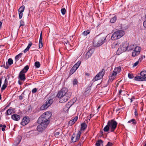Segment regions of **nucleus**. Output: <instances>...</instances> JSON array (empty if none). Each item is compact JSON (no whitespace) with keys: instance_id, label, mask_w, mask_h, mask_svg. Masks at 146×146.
<instances>
[{"instance_id":"obj_4","label":"nucleus","mask_w":146,"mask_h":146,"mask_svg":"<svg viewBox=\"0 0 146 146\" xmlns=\"http://www.w3.org/2000/svg\"><path fill=\"white\" fill-rule=\"evenodd\" d=\"M107 124L110 128V131L111 132H114L117 127V123L113 119L109 120Z\"/></svg>"},{"instance_id":"obj_41","label":"nucleus","mask_w":146,"mask_h":146,"mask_svg":"<svg viewBox=\"0 0 146 146\" xmlns=\"http://www.w3.org/2000/svg\"><path fill=\"white\" fill-rule=\"evenodd\" d=\"M35 66L37 68H39L40 66V64L39 62H36L35 63Z\"/></svg>"},{"instance_id":"obj_48","label":"nucleus","mask_w":146,"mask_h":146,"mask_svg":"<svg viewBox=\"0 0 146 146\" xmlns=\"http://www.w3.org/2000/svg\"><path fill=\"white\" fill-rule=\"evenodd\" d=\"M113 143H112L108 142L107 144L105 146H112Z\"/></svg>"},{"instance_id":"obj_28","label":"nucleus","mask_w":146,"mask_h":146,"mask_svg":"<svg viewBox=\"0 0 146 146\" xmlns=\"http://www.w3.org/2000/svg\"><path fill=\"white\" fill-rule=\"evenodd\" d=\"M81 130H84L87 127V125L85 123H82L81 125Z\"/></svg>"},{"instance_id":"obj_64","label":"nucleus","mask_w":146,"mask_h":146,"mask_svg":"<svg viewBox=\"0 0 146 146\" xmlns=\"http://www.w3.org/2000/svg\"><path fill=\"white\" fill-rule=\"evenodd\" d=\"M120 110V109L119 108H117L116 110V111H119Z\"/></svg>"},{"instance_id":"obj_62","label":"nucleus","mask_w":146,"mask_h":146,"mask_svg":"<svg viewBox=\"0 0 146 146\" xmlns=\"http://www.w3.org/2000/svg\"><path fill=\"white\" fill-rule=\"evenodd\" d=\"M85 75H87V76H89V75H90V74H89V73H86L85 74Z\"/></svg>"},{"instance_id":"obj_5","label":"nucleus","mask_w":146,"mask_h":146,"mask_svg":"<svg viewBox=\"0 0 146 146\" xmlns=\"http://www.w3.org/2000/svg\"><path fill=\"white\" fill-rule=\"evenodd\" d=\"M141 76H137L135 77V80L138 81H146V71H141L140 73Z\"/></svg>"},{"instance_id":"obj_63","label":"nucleus","mask_w":146,"mask_h":146,"mask_svg":"<svg viewBox=\"0 0 146 146\" xmlns=\"http://www.w3.org/2000/svg\"><path fill=\"white\" fill-rule=\"evenodd\" d=\"M77 83H73V85H76L77 84Z\"/></svg>"},{"instance_id":"obj_33","label":"nucleus","mask_w":146,"mask_h":146,"mask_svg":"<svg viewBox=\"0 0 146 146\" xmlns=\"http://www.w3.org/2000/svg\"><path fill=\"white\" fill-rule=\"evenodd\" d=\"M110 129V128L108 125V124L104 128L103 130L104 132H107Z\"/></svg>"},{"instance_id":"obj_49","label":"nucleus","mask_w":146,"mask_h":146,"mask_svg":"<svg viewBox=\"0 0 146 146\" xmlns=\"http://www.w3.org/2000/svg\"><path fill=\"white\" fill-rule=\"evenodd\" d=\"M37 89L36 88L33 89L32 90V92L33 93H36L37 91Z\"/></svg>"},{"instance_id":"obj_14","label":"nucleus","mask_w":146,"mask_h":146,"mask_svg":"<svg viewBox=\"0 0 146 146\" xmlns=\"http://www.w3.org/2000/svg\"><path fill=\"white\" fill-rule=\"evenodd\" d=\"M25 8V6L24 5H22L20 7L18 10L19 14L20 19H21L22 17L23 13L24 11Z\"/></svg>"},{"instance_id":"obj_8","label":"nucleus","mask_w":146,"mask_h":146,"mask_svg":"<svg viewBox=\"0 0 146 146\" xmlns=\"http://www.w3.org/2000/svg\"><path fill=\"white\" fill-rule=\"evenodd\" d=\"M104 74V70L103 69L96 75L95 78L93 79V81H95L101 79L103 77Z\"/></svg>"},{"instance_id":"obj_26","label":"nucleus","mask_w":146,"mask_h":146,"mask_svg":"<svg viewBox=\"0 0 146 146\" xmlns=\"http://www.w3.org/2000/svg\"><path fill=\"white\" fill-rule=\"evenodd\" d=\"M136 46V45H131L129 46V44L128 43L127 48V51L132 50Z\"/></svg>"},{"instance_id":"obj_56","label":"nucleus","mask_w":146,"mask_h":146,"mask_svg":"<svg viewBox=\"0 0 146 146\" xmlns=\"http://www.w3.org/2000/svg\"><path fill=\"white\" fill-rule=\"evenodd\" d=\"M94 115H92V114H90V115L89 116H88V118L89 119H90Z\"/></svg>"},{"instance_id":"obj_12","label":"nucleus","mask_w":146,"mask_h":146,"mask_svg":"<svg viewBox=\"0 0 146 146\" xmlns=\"http://www.w3.org/2000/svg\"><path fill=\"white\" fill-rule=\"evenodd\" d=\"M103 40L99 39L97 41H94L93 45L94 46L98 47L101 45L103 44Z\"/></svg>"},{"instance_id":"obj_7","label":"nucleus","mask_w":146,"mask_h":146,"mask_svg":"<svg viewBox=\"0 0 146 146\" xmlns=\"http://www.w3.org/2000/svg\"><path fill=\"white\" fill-rule=\"evenodd\" d=\"M92 85V83H90L87 87L86 88L84 91L83 93V96H87L90 94L91 93H92L91 90Z\"/></svg>"},{"instance_id":"obj_34","label":"nucleus","mask_w":146,"mask_h":146,"mask_svg":"<svg viewBox=\"0 0 146 146\" xmlns=\"http://www.w3.org/2000/svg\"><path fill=\"white\" fill-rule=\"evenodd\" d=\"M22 54H23L22 53H20L15 56V59L16 61L18 60L21 57Z\"/></svg>"},{"instance_id":"obj_46","label":"nucleus","mask_w":146,"mask_h":146,"mask_svg":"<svg viewBox=\"0 0 146 146\" xmlns=\"http://www.w3.org/2000/svg\"><path fill=\"white\" fill-rule=\"evenodd\" d=\"M59 134L60 133L59 132H56L54 133V135L55 137H58Z\"/></svg>"},{"instance_id":"obj_1","label":"nucleus","mask_w":146,"mask_h":146,"mask_svg":"<svg viewBox=\"0 0 146 146\" xmlns=\"http://www.w3.org/2000/svg\"><path fill=\"white\" fill-rule=\"evenodd\" d=\"M71 95V93L68 92V89L66 88H62L57 94L58 97L60 98L59 102L61 103L66 102Z\"/></svg>"},{"instance_id":"obj_6","label":"nucleus","mask_w":146,"mask_h":146,"mask_svg":"<svg viewBox=\"0 0 146 146\" xmlns=\"http://www.w3.org/2000/svg\"><path fill=\"white\" fill-rule=\"evenodd\" d=\"M81 133L82 132L80 131H79L76 134L74 133L71 137V143H74L78 141L80 139Z\"/></svg>"},{"instance_id":"obj_40","label":"nucleus","mask_w":146,"mask_h":146,"mask_svg":"<svg viewBox=\"0 0 146 146\" xmlns=\"http://www.w3.org/2000/svg\"><path fill=\"white\" fill-rule=\"evenodd\" d=\"M0 127H2L1 128V130L4 131L5 130V128L6 127V126L5 125H2L0 124Z\"/></svg>"},{"instance_id":"obj_16","label":"nucleus","mask_w":146,"mask_h":146,"mask_svg":"<svg viewBox=\"0 0 146 146\" xmlns=\"http://www.w3.org/2000/svg\"><path fill=\"white\" fill-rule=\"evenodd\" d=\"M121 69V67L120 66H119L115 68L114 70L113 71V74H114L115 76L117 74L120 73Z\"/></svg>"},{"instance_id":"obj_60","label":"nucleus","mask_w":146,"mask_h":146,"mask_svg":"<svg viewBox=\"0 0 146 146\" xmlns=\"http://www.w3.org/2000/svg\"><path fill=\"white\" fill-rule=\"evenodd\" d=\"M78 82V80H77V79H74V80H73V82Z\"/></svg>"},{"instance_id":"obj_37","label":"nucleus","mask_w":146,"mask_h":146,"mask_svg":"<svg viewBox=\"0 0 146 146\" xmlns=\"http://www.w3.org/2000/svg\"><path fill=\"white\" fill-rule=\"evenodd\" d=\"M13 60L11 58H10L8 59V63L9 65H11L13 64Z\"/></svg>"},{"instance_id":"obj_47","label":"nucleus","mask_w":146,"mask_h":146,"mask_svg":"<svg viewBox=\"0 0 146 146\" xmlns=\"http://www.w3.org/2000/svg\"><path fill=\"white\" fill-rule=\"evenodd\" d=\"M3 79H5V82H7L8 81L7 80V78H5V77H3L2 78L0 77V82H1L2 80Z\"/></svg>"},{"instance_id":"obj_3","label":"nucleus","mask_w":146,"mask_h":146,"mask_svg":"<svg viewBox=\"0 0 146 146\" xmlns=\"http://www.w3.org/2000/svg\"><path fill=\"white\" fill-rule=\"evenodd\" d=\"M128 43L127 42H124L121 44L117 50L116 53L118 54H119L127 50Z\"/></svg>"},{"instance_id":"obj_22","label":"nucleus","mask_w":146,"mask_h":146,"mask_svg":"<svg viewBox=\"0 0 146 146\" xmlns=\"http://www.w3.org/2000/svg\"><path fill=\"white\" fill-rule=\"evenodd\" d=\"M93 52L91 50H90L86 54L85 57L86 59H88L92 55Z\"/></svg>"},{"instance_id":"obj_18","label":"nucleus","mask_w":146,"mask_h":146,"mask_svg":"<svg viewBox=\"0 0 146 146\" xmlns=\"http://www.w3.org/2000/svg\"><path fill=\"white\" fill-rule=\"evenodd\" d=\"M11 118L14 120L18 121L20 119V116L19 115L14 114L12 116Z\"/></svg>"},{"instance_id":"obj_38","label":"nucleus","mask_w":146,"mask_h":146,"mask_svg":"<svg viewBox=\"0 0 146 146\" xmlns=\"http://www.w3.org/2000/svg\"><path fill=\"white\" fill-rule=\"evenodd\" d=\"M7 83H5L3 85L2 87L1 88V90L3 91L7 87Z\"/></svg>"},{"instance_id":"obj_30","label":"nucleus","mask_w":146,"mask_h":146,"mask_svg":"<svg viewBox=\"0 0 146 146\" xmlns=\"http://www.w3.org/2000/svg\"><path fill=\"white\" fill-rule=\"evenodd\" d=\"M12 111V108H11L7 110L6 113H7V115H9L11 114Z\"/></svg>"},{"instance_id":"obj_55","label":"nucleus","mask_w":146,"mask_h":146,"mask_svg":"<svg viewBox=\"0 0 146 146\" xmlns=\"http://www.w3.org/2000/svg\"><path fill=\"white\" fill-rule=\"evenodd\" d=\"M129 99L130 100V102L131 103L133 102V99H135L134 97L133 96L131 99H130V98H129Z\"/></svg>"},{"instance_id":"obj_54","label":"nucleus","mask_w":146,"mask_h":146,"mask_svg":"<svg viewBox=\"0 0 146 146\" xmlns=\"http://www.w3.org/2000/svg\"><path fill=\"white\" fill-rule=\"evenodd\" d=\"M143 59V57L142 56H141V57H140L139 58V59L138 61H139V62H141L142 60Z\"/></svg>"},{"instance_id":"obj_36","label":"nucleus","mask_w":146,"mask_h":146,"mask_svg":"<svg viewBox=\"0 0 146 146\" xmlns=\"http://www.w3.org/2000/svg\"><path fill=\"white\" fill-rule=\"evenodd\" d=\"M90 33V31L89 30L85 31L83 33V35L84 36L87 35L88 34H89Z\"/></svg>"},{"instance_id":"obj_50","label":"nucleus","mask_w":146,"mask_h":146,"mask_svg":"<svg viewBox=\"0 0 146 146\" xmlns=\"http://www.w3.org/2000/svg\"><path fill=\"white\" fill-rule=\"evenodd\" d=\"M20 27L22 26H23L24 25V22L22 20H21L20 21Z\"/></svg>"},{"instance_id":"obj_25","label":"nucleus","mask_w":146,"mask_h":146,"mask_svg":"<svg viewBox=\"0 0 146 146\" xmlns=\"http://www.w3.org/2000/svg\"><path fill=\"white\" fill-rule=\"evenodd\" d=\"M29 68L28 65H27L25 66L24 68L20 72L22 73V74H25V73H26Z\"/></svg>"},{"instance_id":"obj_21","label":"nucleus","mask_w":146,"mask_h":146,"mask_svg":"<svg viewBox=\"0 0 146 146\" xmlns=\"http://www.w3.org/2000/svg\"><path fill=\"white\" fill-rule=\"evenodd\" d=\"M49 106L46 102L40 108V109L41 110H43L47 108Z\"/></svg>"},{"instance_id":"obj_61","label":"nucleus","mask_w":146,"mask_h":146,"mask_svg":"<svg viewBox=\"0 0 146 146\" xmlns=\"http://www.w3.org/2000/svg\"><path fill=\"white\" fill-rule=\"evenodd\" d=\"M122 90H120L119 91V94H121V92H122Z\"/></svg>"},{"instance_id":"obj_2","label":"nucleus","mask_w":146,"mask_h":146,"mask_svg":"<svg viewBox=\"0 0 146 146\" xmlns=\"http://www.w3.org/2000/svg\"><path fill=\"white\" fill-rule=\"evenodd\" d=\"M125 34L124 31L117 30L113 33L111 37V39L113 40L118 39L122 37Z\"/></svg>"},{"instance_id":"obj_51","label":"nucleus","mask_w":146,"mask_h":146,"mask_svg":"<svg viewBox=\"0 0 146 146\" xmlns=\"http://www.w3.org/2000/svg\"><path fill=\"white\" fill-rule=\"evenodd\" d=\"M84 141V137H82L80 139V142L83 144Z\"/></svg>"},{"instance_id":"obj_11","label":"nucleus","mask_w":146,"mask_h":146,"mask_svg":"<svg viewBox=\"0 0 146 146\" xmlns=\"http://www.w3.org/2000/svg\"><path fill=\"white\" fill-rule=\"evenodd\" d=\"M50 120H47L43 117H41V115L39 118L37 122L38 123H42L48 125L50 122Z\"/></svg>"},{"instance_id":"obj_35","label":"nucleus","mask_w":146,"mask_h":146,"mask_svg":"<svg viewBox=\"0 0 146 146\" xmlns=\"http://www.w3.org/2000/svg\"><path fill=\"white\" fill-rule=\"evenodd\" d=\"M116 20V17L115 16L113 18L111 19L110 20V21L112 23L115 22Z\"/></svg>"},{"instance_id":"obj_13","label":"nucleus","mask_w":146,"mask_h":146,"mask_svg":"<svg viewBox=\"0 0 146 146\" xmlns=\"http://www.w3.org/2000/svg\"><path fill=\"white\" fill-rule=\"evenodd\" d=\"M51 113L50 112L47 111L43 113L41 115V117H43L46 119L50 120L49 119L51 116Z\"/></svg>"},{"instance_id":"obj_27","label":"nucleus","mask_w":146,"mask_h":146,"mask_svg":"<svg viewBox=\"0 0 146 146\" xmlns=\"http://www.w3.org/2000/svg\"><path fill=\"white\" fill-rule=\"evenodd\" d=\"M32 43L31 42H29V43L28 45V46H27V48L24 50V53L26 52L27 51H28L29 50L30 48L31 47V46L32 45Z\"/></svg>"},{"instance_id":"obj_9","label":"nucleus","mask_w":146,"mask_h":146,"mask_svg":"<svg viewBox=\"0 0 146 146\" xmlns=\"http://www.w3.org/2000/svg\"><path fill=\"white\" fill-rule=\"evenodd\" d=\"M132 53V56L134 57L137 56L140 53L141 48L140 47L136 46Z\"/></svg>"},{"instance_id":"obj_23","label":"nucleus","mask_w":146,"mask_h":146,"mask_svg":"<svg viewBox=\"0 0 146 146\" xmlns=\"http://www.w3.org/2000/svg\"><path fill=\"white\" fill-rule=\"evenodd\" d=\"M29 68L28 65H27L25 66L24 68L20 72L22 73V74H25V73H26Z\"/></svg>"},{"instance_id":"obj_15","label":"nucleus","mask_w":146,"mask_h":146,"mask_svg":"<svg viewBox=\"0 0 146 146\" xmlns=\"http://www.w3.org/2000/svg\"><path fill=\"white\" fill-rule=\"evenodd\" d=\"M29 118L27 117H24L23 118L21 124L23 125H25L29 122Z\"/></svg>"},{"instance_id":"obj_53","label":"nucleus","mask_w":146,"mask_h":146,"mask_svg":"<svg viewBox=\"0 0 146 146\" xmlns=\"http://www.w3.org/2000/svg\"><path fill=\"white\" fill-rule=\"evenodd\" d=\"M81 63V62L80 61H78L76 64L78 66H79Z\"/></svg>"},{"instance_id":"obj_19","label":"nucleus","mask_w":146,"mask_h":146,"mask_svg":"<svg viewBox=\"0 0 146 146\" xmlns=\"http://www.w3.org/2000/svg\"><path fill=\"white\" fill-rule=\"evenodd\" d=\"M42 39V32H41L40 34L39 40V48H42L43 46Z\"/></svg>"},{"instance_id":"obj_43","label":"nucleus","mask_w":146,"mask_h":146,"mask_svg":"<svg viewBox=\"0 0 146 146\" xmlns=\"http://www.w3.org/2000/svg\"><path fill=\"white\" fill-rule=\"evenodd\" d=\"M134 109L135 110L134 114L136 117L137 116L138 114L137 111V108L136 107H134Z\"/></svg>"},{"instance_id":"obj_57","label":"nucleus","mask_w":146,"mask_h":146,"mask_svg":"<svg viewBox=\"0 0 146 146\" xmlns=\"http://www.w3.org/2000/svg\"><path fill=\"white\" fill-rule=\"evenodd\" d=\"M23 98L22 96H19V99L20 100H21L23 99Z\"/></svg>"},{"instance_id":"obj_31","label":"nucleus","mask_w":146,"mask_h":146,"mask_svg":"<svg viewBox=\"0 0 146 146\" xmlns=\"http://www.w3.org/2000/svg\"><path fill=\"white\" fill-rule=\"evenodd\" d=\"M115 76L114 74L113 75V73H112L111 75L109 76V81L110 82L113 81V80L115 78Z\"/></svg>"},{"instance_id":"obj_24","label":"nucleus","mask_w":146,"mask_h":146,"mask_svg":"<svg viewBox=\"0 0 146 146\" xmlns=\"http://www.w3.org/2000/svg\"><path fill=\"white\" fill-rule=\"evenodd\" d=\"M29 68L28 65H27L25 66L24 68L20 72L22 73V74H25V73H26Z\"/></svg>"},{"instance_id":"obj_32","label":"nucleus","mask_w":146,"mask_h":146,"mask_svg":"<svg viewBox=\"0 0 146 146\" xmlns=\"http://www.w3.org/2000/svg\"><path fill=\"white\" fill-rule=\"evenodd\" d=\"M103 143V141L101 139L97 141L96 143V146H101V144H102Z\"/></svg>"},{"instance_id":"obj_29","label":"nucleus","mask_w":146,"mask_h":146,"mask_svg":"<svg viewBox=\"0 0 146 146\" xmlns=\"http://www.w3.org/2000/svg\"><path fill=\"white\" fill-rule=\"evenodd\" d=\"M53 102V100L52 99L50 98L48 99L46 102V103H47L49 106H50L51 104H52Z\"/></svg>"},{"instance_id":"obj_44","label":"nucleus","mask_w":146,"mask_h":146,"mask_svg":"<svg viewBox=\"0 0 146 146\" xmlns=\"http://www.w3.org/2000/svg\"><path fill=\"white\" fill-rule=\"evenodd\" d=\"M128 77L130 79H132L134 78V76L132 73H129L128 74Z\"/></svg>"},{"instance_id":"obj_45","label":"nucleus","mask_w":146,"mask_h":146,"mask_svg":"<svg viewBox=\"0 0 146 146\" xmlns=\"http://www.w3.org/2000/svg\"><path fill=\"white\" fill-rule=\"evenodd\" d=\"M76 71V69L74 70L73 69H72V68L70 70V74H73L75 71Z\"/></svg>"},{"instance_id":"obj_52","label":"nucleus","mask_w":146,"mask_h":146,"mask_svg":"<svg viewBox=\"0 0 146 146\" xmlns=\"http://www.w3.org/2000/svg\"><path fill=\"white\" fill-rule=\"evenodd\" d=\"M139 61H137L136 62L133 64V67H134L135 66H136L139 63Z\"/></svg>"},{"instance_id":"obj_39","label":"nucleus","mask_w":146,"mask_h":146,"mask_svg":"<svg viewBox=\"0 0 146 146\" xmlns=\"http://www.w3.org/2000/svg\"><path fill=\"white\" fill-rule=\"evenodd\" d=\"M133 122L132 123L134 125H135L136 123V121H135V119H133L129 120L128 121V122L129 123Z\"/></svg>"},{"instance_id":"obj_58","label":"nucleus","mask_w":146,"mask_h":146,"mask_svg":"<svg viewBox=\"0 0 146 146\" xmlns=\"http://www.w3.org/2000/svg\"><path fill=\"white\" fill-rule=\"evenodd\" d=\"M74 66V67H76V68H77V69L79 67L78 66V65H77L76 64Z\"/></svg>"},{"instance_id":"obj_10","label":"nucleus","mask_w":146,"mask_h":146,"mask_svg":"<svg viewBox=\"0 0 146 146\" xmlns=\"http://www.w3.org/2000/svg\"><path fill=\"white\" fill-rule=\"evenodd\" d=\"M38 123L40 124L37 126V129L39 132H42L48 126V125L42 123Z\"/></svg>"},{"instance_id":"obj_42","label":"nucleus","mask_w":146,"mask_h":146,"mask_svg":"<svg viewBox=\"0 0 146 146\" xmlns=\"http://www.w3.org/2000/svg\"><path fill=\"white\" fill-rule=\"evenodd\" d=\"M61 11L63 15H64L66 12V10L64 8H62L61 10Z\"/></svg>"},{"instance_id":"obj_59","label":"nucleus","mask_w":146,"mask_h":146,"mask_svg":"<svg viewBox=\"0 0 146 146\" xmlns=\"http://www.w3.org/2000/svg\"><path fill=\"white\" fill-rule=\"evenodd\" d=\"M72 68L74 70H75L76 69V70L77 69V68H76V67H74V66L72 67Z\"/></svg>"},{"instance_id":"obj_17","label":"nucleus","mask_w":146,"mask_h":146,"mask_svg":"<svg viewBox=\"0 0 146 146\" xmlns=\"http://www.w3.org/2000/svg\"><path fill=\"white\" fill-rule=\"evenodd\" d=\"M78 118V117L76 116L74 119L70 120L68 123V125L69 126L72 125L77 121Z\"/></svg>"},{"instance_id":"obj_20","label":"nucleus","mask_w":146,"mask_h":146,"mask_svg":"<svg viewBox=\"0 0 146 146\" xmlns=\"http://www.w3.org/2000/svg\"><path fill=\"white\" fill-rule=\"evenodd\" d=\"M19 79L22 81H24L25 79V74L20 72L19 75Z\"/></svg>"}]
</instances>
